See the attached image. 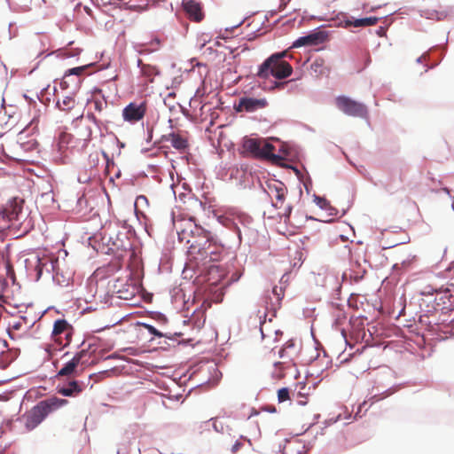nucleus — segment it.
Masks as SVG:
<instances>
[{"mask_svg": "<svg viewBox=\"0 0 454 454\" xmlns=\"http://www.w3.org/2000/svg\"><path fill=\"white\" fill-rule=\"evenodd\" d=\"M169 136L171 145L175 149L184 150L188 146L187 140L182 136L175 133H171Z\"/></svg>", "mask_w": 454, "mask_h": 454, "instance_id": "23", "label": "nucleus"}, {"mask_svg": "<svg viewBox=\"0 0 454 454\" xmlns=\"http://www.w3.org/2000/svg\"><path fill=\"white\" fill-rule=\"evenodd\" d=\"M137 66L140 68L141 73H146L147 69H152V66L144 64L140 59L137 60Z\"/></svg>", "mask_w": 454, "mask_h": 454, "instance_id": "38", "label": "nucleus"}, {"mask_svg": "<svg viewBox=\"0 0 454 454\" xmlns=\"http://www.w3.org/2000/svg\"><path fill=\"white\" fill-rule=\"evenodd\" d=\"M309 395V387L305 383H298L295 387L292 395L296 399L300 405H305L308 403V396Z\"/></svg>", "mask_w": 454, "mask_h": 454, "instance_id": "18", "label": "nucleus"}, {"mask_svg": "<svg viewBox=\"0 0 454 454\" xmlns=\"http://www.w3.org/2000/svg\"><path fill=\"white\" fill-rule=\"evenodd\" d=\"M12 327L16 330H19L21 327V323H16Z\"/></svg>", "mask_w": 454, "mask_h": 454, "instance_id": "49", "label": "nucleus"}, {"mask_svg": "<svg viewBox=\"0 0 454 454\" xmlns=\"http://www.w3.org/2000/svg\"><path fill=\"white\" fill-rule=\"evenodd\" d=\"M84 356L85 350L77 352L69 361L63 364L62 368L58 372L56 378L77 375V367Z\"/></svg>", "mask_w": 454, "mask_h": 454, "instance_id": "13", "label": "nucleus"}, {"mask_svg": "<svg viewBox=\"0 0 454 454\" xmlns=\"http://www.w3.org/2000/svg\"><path fill=\"white\" fill-rule=\"evenodd\" d=\"M112 299L131 301L137 294L138 288L136 285L124 279H117L113 285Z\"/></svg>", "mask_w": 454, "mask_h": 454, "instance_id": "6", "label": "nucleus"}, {"mask_svg": "<svg viewBox=\"0 0 454 454\" xmlns=\"http://www.w3.org/2000/svg\"><path fill=\"white\" fill-rule=\"evenodd\" d=\"M149 45L152 46V49L159 50L160 45V40L158 37L153 38L150 43Z\"/></svg>", "mask_w": 454, "mask_h": 454, "instance_id": "40", "label": "nucleus"}, {"mask_svg": "<svg viewBox=\"0 0 454 454\" xmlns=\"http://www.w3.org/2000/svg\"><path fill=\"white\" fill-rule=\"evenodd\" d=\"M140 202L147 203V198L144 195L137 196V198L136 200V204L140 203Z\"/></svg>", "mask_w": 454, "mask_h": 454, "instance_id": "47", "label": "nucleus"}, {"mask_svg": "<svg viewBox=\"0 0 454 454\" xmlns=\"http://www.w3.org/2000/svg\"><path fill=\"white\" fill-rule=\"evenodd\" d=\"M142 74L146 76H152L153 74H157L158 72L156 71V68L154 67H152V69H147L146 73H142Z\"/></svg>", "mask_w": 454, "mask_h": 454, "instance_id": "45", "label": "nucleus"}, {"mask_svg": "<svg viewBox=\"0 0 454 454\" xmlns=\"http://www.w3.org/2000/svg\"><path fill=\"white\" fill-rule=\"evenodd\" d=\"M311 69L320 76H328L331 72V67L325 65L324 59H317L311 64Z\"/></svg>", "mask_w": 454, "mask_h": 454, "instance_id": "22", "label": "nucleus"}, {"mask_svg": "<svg viewBox=\"0 0 454 454\" xmlns=\"http://www.w3.org/2000/svg\"><path fill=\"white\" fill-rule=\"evenodd\" d=\"M102 153V156L104 157V159H105V160H106V161H111L112 166H114V160H113L108 156V154H107L105 151H102V153Z\"/></svg>", "mask_w": 454, "mask_h": 454, "instance_id": "46", "label": "nucleus"}, {"mask_svg": "<svg viewBox=\"0 0 454 454\" xmlns=\"http://www.w3.org/2000/svg\"><path fill=\"white\" fill-rule=\"evenodd\" d=\"M291 399L290 391L287 387H282L278 390V403H284Z\"/></svg>", "mask_w": 454, "mask_h": 454, "instance_id": "30", "label": "nucleus"}, {"mask_svg": "<svg viewBox=\"0 0 454 454\" xmlns=\"http://www.w3.org/2000/svg\"><path fill=\"white\" fill-rule=\"evenodd\" d=\"M114 141L116 142V144H117L121 148V147H124V144H123V143H121L117 137H114Z\"/></svg>", "mask_w": 454, "mask_h": 454, "instance_id": "48", "label": "nucleus"}, {"mask_svg": "<svg viewBox=\"0 0 454 454\" xmlns=\"http://www.w3.org/2000/svg\"><path fill=\"white\" fill-rule=\"evenodd\" d=\"M104 103L100 100L94 101V107L97 111H102Z\"/></svg>", "mask_w": 454, "mask_h": 454, "instance_id": "44", "label": "nucleus"}, {"mask_svg": "<svg viewBox=\"0 0 454 454\" xmlns=\"http://www.w3.org/2000/svg\"><path fill=\"white\" fill-rule=\"evenodd\" d=\"M88 67L89 66L85 65V66L76 67H73V68L67 70L65 73L64 79L60 82V86L63 89L67 88V82L65 79L70 75H77V76L81 75Z\"/></svg>", "mask_w": 454, "mask_h": 454, "instance_id": "25", "label": "nucleus"}, {"mask_svg": "<svg viewBox=\"0 0 454 454\" xmlns=\"http://www.w3.org/2000/svg\"><path fill=\"white\" fill-rule=\"evenodd\" d=\"M182 8L187 17L192 21L200 22L204 19L202 6L196 0H182Z\"/></svg>", "mask_w": 454, "mask_h": 454, "instance_id": "12", "label": "nucleus"}, {"mask_svg": "<svg viewBox=\"0 0 454 454\" xmlns=\"http://www.w3.org/2000/svg\"><path fill=\"white\" fill-rule=\"evenodd\" d=\"M294 342H293V341H287V342L285 344L284 348H282L279 350V352H278L279 356H280V357H285L286 355H288V349H289V348H294Z\"/></svg>", "mask_w": 454, "mask_h": 454, "instance_id": "35", "label": "nucleus"}, {"mask_svg": "<svg viewBox=\"0 0 454 454\" xmlns=\"http://www.w3.org/2000/svg\"><path fill=\"white\" fill-rule=\"evenodd\" d=\"M166 0H152V2L153 4H159V3H161V2H165Z\"/></svg>", "mask_w": 454, "mask_h": 454, "instance_id": "52", "label": "nucleus"}, {"mask_svg": "<svg viewBox=\"0 0 454 454\" xmlns=\"http://www.w3.org/2000/svg\"><path fill=\"white\" fill-rule=\"evenodd\" d=\"M267 192L272 200V205L277 208L282 207L286 194L284 184L281 182L269 184Z\"/></svg>", "mask_w": 454, "mask_h": 454, "instance_id": "10", "label": "nucleus"}, {"mask_svg": "<svg viewBox=\"0 0 454 454\" xmlns=\"http://www.w3.org/2000/svg\"><path fill=\"white\" fill-rule=\"evenodd\" d=\"M36 264L35 266L36 274H37V279H39L42 277L43 268H46L47 271L50 270L49 267L52 268V262L50 260H47L45 262H43L39 256H35Z\"/></svg>", "mask_w": 454, "mask_h": 454, "instance_id": "26", "label": "nucleus"}, {"mask_svg": "<svg viewBox=\"0 0 454 454\" xmlns=\"http://www.w3.org/2000/svg\"><path fill=\"white\" fill-rule=\"evenodd\" d=\"M75 106V99L72 96H66L62 101L58 100L56 106L61 111H69Z\"/></svg>", "mask_w": 454, "mask_h": 454, "instance_id": "24", "label": "nucleus"}, {"mask_svg": "<svg viewBox=\"0 0 454 454\" xmlns=\"http://www.w3.org/2000/svg\"><path fill=\"white\" fill-rule=\"evenodd\" d=\"M286 5V3H283L280 4L279 6V10H281L283 7H285Z\"/></svg>", "mask_w": 454, "mask_h": 454, "instance_id": "55", "label": "nucleus"}, {"mask_svg": "<svg viewBox=\"0 0 454 454\" xmlns=\"http://www.w3.org/2000/svg\"><path fill=\"white\" fill-rule=\"evenodd\" d=\"M86 118L89 121H90L91 122H93L95 125H97V126L99 125V121L97 120L96 116L93 114H88L86 115Z\"/></svg>", "mask_w": 454, "mask_h": 454, "instance_id": "43", "label": "nucleus"}, {"mask_svg": "<svg viewBox=\"0 0 454 454\" xmlns=\"http://www.w3.org/2000/svg\"><path fill=\"white\" fill-rule=\"evenodd\" d=\"M243 148L256 158L270 160L273 162L281 160L279 156L273 153L274 145L262 139L247 138L243 143Z\"/></svg>", "mask_w": 454, "mask_h": 454, "instance_id": "4", "label": "nucleus"}, {"mask_svg": "<svg viewBox=\"0 0 454 454\" xmlns=\"http://www.w3.org/2000/svg\"><path fill=\"white\" fill-rule=\"evenodd\" d=\"M452 207H453V209H454V200H453V203H452Z\"/></svg>", "mask_w": 454, "mask_h": 454, "instance_id": "60", "label": "nucleus"}, {"mask_svg": "<svg viewBox=\"0 0 454 454\" xmlns=\"http://www.w3.org/2000/svg\"><path fill=\"white\" fill-rule=\"evenodd\" d=\"M267 101L264 98H242L238 105L234 106L237 112H254L258 109L264 108Z\"/></svg>", "mask_w": 454, "mask_h": 454, "instance_id": "15", "label": "nucleus"}, {"mask_svg": "<svg viewBox=\"0 0 454 454\" xmlns=\"http://www.w3.org/2000/svg\"><path fill=\"white\" fill-rule=\"evenodd\" d=\"M231 366L234 372H240L247 364V349L242 348L238 342H232L231 344Z\"/></svg>", "mask_w": 454, "mask_h": 454, "instance_id": "9", "label": "nucleus"}, {"mask_svg": "<svg viewBox=\"0 0 454 454\" xmlns=\"http://www.w3.org/2000/svg\"><path fill=\"white\" fill-rule=\"evenodd\" d=\"M229 231H233L237 235V240L239 244L241 242V231L238 226V224L229 217V225H228Z\"/></svg>", "mask_w": 454, "mask_h": 454, "instance_id": "32", "label": "nucleus"}, {"mask_svg": "<svg viewBox=\"0 0 454 454\" xmlns=\"http://www.w3.org/2000/svg\"><path fill=\"white\" fill-rule=\"evenodd\" d=\"M181 235H184V231H183L182 233H178L179 239H183Z\"/></svg>", "mask_w": 454, "mask_h": 454, "instance_id": "56", "label": "nucleus"}, {"mask_svg": "<svg viewBox=\"0 0 454 454\" xmlns=\"http://www.w3.org/2000/svg\"><path fill=\"white\" fill-rule=\"evenodd\" d=\"M225 124H219L213 131L207 128L211 135L209 137L211 145L216 153L222 158L227 149V137L225 134Z\"/></svg>", "mask_w": 454, "mask_h": 454, "instance_id": "8", "label": "nucleus"}, {"mask_svg": "<svg viewBox=\"0 0 454 454\" xmlns=\"http://www.w3.org/2000/svg\"><path fill=\"white\" fill-rule=\"evenodd\" d=\"M453 272H454V263L452 264L451 266V269H450Z\"/></svg>", "mask_w": 454, "mask_h": 454, "instance_id": "58", "label": "nucleus"}, {"mask_svg": "<svg viewBox=\"0 0 454 454\" xmlns=\"http://www.w3.org/2000/svg\"><path fill=\"white\" fill-rule=\"evenodd\" d=\"M216 176L218 178L225 180L227 176V170L223 166V164H220L219 167L216 168Z\"/></svg>", "mask_w": 454, "mask_h": 454, "instance_id": "36", "label": "nucleus"}, {"mask_svg": "<svg viewBox=\"0 0 454 454\" xmlns=\"http://www.w3.org/2000/svg\"><path fill=\"white\" fill-rule=\"evenodd\" d=\"M244 442H237L232 447H231V452L233 454H236L240 449L244 447Z\"/></svg>", "mask_w": 454, "mask_h": 454, "instance_id": "41", "label": "nucleus"}, {"mask_svg": "<svg viewBox=\"0 0 454 454\" xmlns=\"http://www.w3.org/2000/svg\"><path fill=\"white\" fill-rule=\"evenodd\" d=\"M152 132H153L152 130H150V131L148 132V137H147V139H146V141H147V142H150V141H151V139H152V137H153V134H152Z\"/></svg>", "mask_w": 454, "mask_h": 454, "instance_id": "50", "label": "nucleus"}, {"mask_svg": "<svg viewBox=\"0 0 454 454\" xmlns=\"http://www.w3.org/2000/svg\"><path fill=\"white\" fill-rule=\"evenodd\" d=\"M240 24H241V22H239V23H237V24H233V25H231V27H239Z\"/></svg>", "mask_w": 454, "mask_h": 454, "instance_id": "53", "label": "nucleus"}, {"mask_svg": "<svg viewBox=\"0 0 454 454\" xmlns=\"http://www.w3.org/2000/svg\"><path fill=\"white\" fill-rule=\"evenodd\" d=\"M240 78H241L240 75L237 76L236 78L233 79V82L237 83L240 80Z\"/></svg>", "mask_w": 454, "mask_h": 454, "instance_id": "51", "label": "nucleus"}, {"mask_svg": "<svg viewBox=\"0 0 454 454\" xmlns=\"http://www.w3.org/2000/svg\"><path fill=\"white\" fill-rule=\"evenodd\" d=\"M84 383L75 380H69L56 387L57 392L66 397H75L83 390Z\"/></svg>", "mask_w": 454, "mask_h": 454, "instance_id": "14", "label": "nucleus"}, {"mask_svg": "<svg viewBox=\"0 0 454 454\" xmlns=\"http://www.w3.org/2000/svg\"><path fill=\"white\" fill-rule=\"evenodd\" d=\"M106 164L107 168L112 165L111 161H106Z\"/></svg>", "mask_w": 454, "mask_h": 454, "instance_id": "54", "label": "nucleus"}, {"mask_svg": "<svg viewBox=\"0 0 454 454\" xmlns=\"http://www.w3.org/2000/svg\"><path fill=\"white\" fill-rule=\"evenodd\" d=\"M227 271L223 265L213 264L209 267V292L211 300L215 302H222L224 298L227 282L225 276Z\"/></svg>", "mask_w": 454, "mask_h": 454, "instance_id": "3", "label": "nucleus"}, {"mask_svg": "<svg viewBox=\"0 0 454 454\" xmlns=\"http://www.w3.org/2000/svg\"><path fill=\"white\" fill-rule=\"evenodd\" d=\"M211 421L212 427L215 429V431L217 433L223 434L226 426L225 418L218 416L214 419H211Z\"/></svg>", "mask_w": 454, "mask_h": 454, "instance_id": "27", "label": "nucleus"}, {"mask_svg": "<svg viewBox=\"0 0 454 454\" xmlns=\"http://www.w3.org/2000/svg\"><path fill=\"white\" fill-rule=\"evenodd\" d=\"M279 365H281V363H279V362L275 363V366H276V367H277V366H279Z\"/></svg>", "mask_w": 454, "mask_h": 454, "instance_id": "57", "label": "nucleus"}, {"mask_svg": "<svg viewBox=\"0 0 454 454\" xmlns=\"http://www.w3.org/2000/svg\"><path fill=\"white\" fill-rule=\"evenodd\" d=\"M33 46L37 49L39 48V52L37 54V57H40L41 55H43L45 51H46V46H47V43L43 40V39H41V38H38L33 44Z\"/></svg>", "mask_w": 454, "mask_h": 454, "instance_id": "31", "label": "nucleus"}, {"mask_svg": "<svg viewBox=\"0 0 454 454\" xmlns=\"http://www.w3.org/2000/svg\"><path fill=\"white\" fill-rule=\"evenodd\" d=\"M68 403L67 399L51 396L40 401L28 412L24 415L25 427L27 430H33L38 427L52 411Z\"/></svg>", "mask_w": 454, "mask_h": 454, "instance_id": "1", "label": "nucleus"}, {"mask_svg": "<svg viewBox=\"0 0 454 454\" xmlns=\"http://www.w3.org/2000/svg\"><path fill=\"white\" fill-rule=\"evenodd\" d=\"M326 39L327 34L325 31L313 32L305 36L298 38L294 43V47L318 45L325 42Z\"/></svg>", "mask_w": 454, "mask_h": 454, "instance_id": "16", "label": "nucleus"}, {"mask_svg": "<svg viewBox=\"0 0 454 454\" xmlns=\"http://www.w3.org/2000/svg\"><path fill=\"white\" fill-rule=\"evenodd\" d=\"M109 242H112L111 249L127 251L131 248V243L126 233L118 232L114 239L110 237Z\"/></svg>", "mask_w": 454, "mask_h": 454, "instance_id": "17", "label": "nucleus"}, {"mask_svg": "<svg viewBox=\"0 0 454 454\" xmlns=\"http://www.w3.org/2000/svg\"><path fill=\"white\" fill-rule=\"evenodd\" d=\"M379 18L377 17H368L363 19H348L345 20V24L347 27H371L374 26L378 23Z\"/></svg>", "mask_w": 454, "mask_h": 454, "instance_id": "20", "label": "nucleus"}, {"mask_svg": "<svg viewBox=\"0 0 454 454\" xmlns=\"http://www.w3.org/2000/svg\"><path fill=\"white\" fill-rule=\"evenodd\" d=\"M213 215L217 219V221L223 225L227 226V216L223 214H220L217 210L213 209Z\"/></svg>", "mask_w": 454, "mask_h": 454, "instance_id": "34", "label": "nucleus"}, {"mask_svg": "<svg viewBox=\"0 0 454 454\" xmlns=\"http://www.w3.org/2000/svg\"><path fill=\"white\" fill-rule=\"evenodd\" d=\"M135 51L139 54H149L156 51V49L150 48L146 43H137L134 45Z\"/></svg>", "mask_w": 454, "mask_h": 454, "instance_id": "29", "label": "nucleus"}, {"mask_svg": "<svg viewBox=\"0 0 454 454\" xmlns=\"http://www.w3.org/2000/svg\"><path fill=\"white\" fill-rule=\"evenodd\" d=\"M207 249L210 256V261L212 262H217L227 254V250L224 245H217L216 241H214L213 244H210Z\"/></svg>", "mask_w": 454, "mask_h": 454, "instance_id": "19", "label": "nucleus"}, {"mask_svg": "<svg viewBox=\"0 0 454 454\" xmlns=\"http://www.w3.org/2000/svg\"><path fill=\"white\" fill-rule=\"evenodd\" d=\"M335 104L338 109L348 115L363 117L367 113L366 107L364 104L355 101L346 96H340L336 98Z\"/></svg>", "mask_w": 454, "mask_h": 454, "instance_id": "5", "label": "nucleus"}, {"mask_svg": "<svg viewBox=\"0 0 454 454\" xmlns=\"http://www.w3.org/2000/svg\"><path fill=\"white\" fill-rule=\"evenodd\" d=\"M288 82H274V86H272L271 89L282 90Z\"/></svg>", "mask_w": 454, "mask_h": 454, "instance_id": "42", "label": "nucleus"}, {"mask_svg": "<svg viewBox=\"0 0 454 454\" xmlns=\"http://www.w3.org/2000/svg\"><path fill=\"white\" fill-rule=\"evenodd\" d=\"M79 53H80V50L79 49H75L74 51H65L64 53H63V57L67 58V59L74 58V57L78 56Z\"/></svg>", "mask_w": 454, "mask_h": 454, "instance_id": "39", "label": "nucleus"}, {"mask_svg": "<svg viewBox=\"0 0 454 454\" xmlns=\"http://www.w3.org/2000/svg\"><path fill=\"white\" fill-rule=\"evenodd\" d=\"M138 325L146 329L148 331V333L154 337H160V338L165 337L169 340H176V337L181 335L180 333H175L173 334L172 333H163L160 331H159L156 327H154L153 325H151L149 323H145V322H139Z\"/></svg>", "mask_w": 454, "mask_h": 454, "instance_id": "21", "label": "nucleus"}, {"mask_svg": "<svg viewBox=\"0 0 454 454\" xmlns=\"http://www.w3.org/2000/svg\"><path fill=\"white\" fill-rule=\"evenodd\" d=\"M286 51L277 52L266 59L258 67L256 75L261 79H267L273 76L278 80L289 77L292 74L293 67L285 59Z\"/></svg>", "mask_w": 454, "mask_h": 454, "instance_id": "2", "label": "nucleus"}, {"mask_svg": "<svg viewBox=\"0 0 454 454\" xmlns=\"http://www.w3.org/2000/svg\"><path fill=\"white\" fill-rule=\"evenodd\" d=\"M145 114V106L144 103H129L122 110L123 120L129 122L140 121Z\"/></svg>", "mask_w": 454, "mask_h": 454, "instance_id": "11", "label": "nucleus"}, {"mask_svg": "<svg viewBox=\"0 0 454 454\" xmlns=\"http://www.w3.org/2000/svg\"><path fill=\"white\" fill-rule=\"evenodd\" d=\"M153 318L160 325H165L167 323V317L160 312H155Z\"/></svg>", "mask_w": 454, "mask_h": 454, "instance_id": "37", "label": "nucleus"}, {"mask_svg": "<svg viewBox=\"0 0 454 454\" xmlns=\"http://www.w3.org/2000/svg\"><path fill=\"white\" fill-rule=\"evenodd\" d=\"M243 271H244V268L242 265H240L239 268H237L236 270L232 273L231 279H229V285L231 282L238 281L240 278V277L242 276Z\"/></svg>", "mask_w": 454, "mask_h": 454, "instance_id": "33", "label": "nucleus"}, {"mask_svg": "<svg viewBox=\"0 0 454 454\" xmlns=\"http://www.w3.org/2000/svg\"><path fill=\"white\" fill-rule=\"evenodd\" d=\"M54 340L63 347L67 346L71 341L72 326L65 319H58L54 322L52 329Z\"/></svg>", "mask_w": 454, "mask_h": 454, "instance_id": "7", "label": "nucleus"}, {"mask_svg": "<svg viewBox=\"0 0 454 454\" xmlns=\"http://www.w3.org/2000/svg\"><path fill=\"white\" fill-rule=\"evenodd\" d=\"M272 294L275 297V302H273V306L279 305L280 301H282L284 295H285V286H275L272 288Z\"/></svg>", "mask_w": 454, "mask_h": 454, "instance_id": "28", "label": "nucleus"}, {"mask_svg": "<svg viewBox=\"0 0 454 454\" xmlns=\"http://www.w3.org/2000/svg\"><path fill=\"white\" fill-rule=\"evenodd\" d=\"M117 454H125V453H121V450H118Z\"/></svg>", "mask_w": 454, "mask_h": 454, "instance_id": "59", "label": "nucleus"}]
</instances>
